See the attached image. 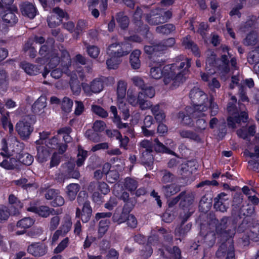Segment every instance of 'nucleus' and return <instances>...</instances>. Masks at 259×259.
Here are the masks:
<instances>
[{"label":"nucleus","mask_w":259,"mask_h":259,"mask_svg":"<svg viewBox=\"0 0 259 259\" xmlns=\"http://www.w3.org/2000/svg\"><path fill=\"white\" fill-rule=\"evenodd\" d=\"M18 165L19 161L13 157H7L0 163V166L7 170L16 168Z\"/></svg>","instance_id":"nucleus-31"},{"label":"nucleus","mask_w":259,"mask_h":259,"mask_svg":"<svg viewBox=\"0 0 259 259\" xmlns=\"http://www.w3.org/2000/svg\"><path fill=\"white\" fill-rule=\"evenodd\" d=\"M79 189L80 187L77 184L69 185L66 188V193L68 198L70 200H74Z\"/></svg>","instance_id":"nucleus-34"},{"label":"nucleus","mask_w":259,"mask_h":259,"mask_svg":"<svg viewBox=\"0 0 259 259\" xmlns=\"http://www.w3.org/2000/svg\"><path fill=\"white\" fill-rule=\"evenodd\" d=\"M2 122L3 126L5 129H8L10 133L13 132V125L9 119V113L7 112L6 114H2Z\"/></svg>","instance_id":"nucleus-39"},{"label":"nucleus","mask_w":259,"mask_h":259,"mask_svg":"<svg viewBox=\"0 0 259 259\" xmlns=\"http://www.w3.org/2000/svg\"><path fill=\"white\" fill-rule=\"evenodd\" d=\"M51 133L43 132L39 133V139L36 141L37 145V160L39 162L46 161L53 149H59L60 154H62L66 149L65 145L59 146L58 138L56 136L49 138Z\"/></svg>","instance_id":"nucleus-2"},{"label":"nucleus","mask_w":259,"mask_h":259,"mask_svg":"<svg viewBox=\"0 0 259 259\" xmlns=\"http://www.w3.org/2000/svg\"><path fill=\"white\" fill-rule=\"evenodd\" d=\"M174 29L175 27L173 25L167 24L157 27L156 30L158 33L168 34L174 30Z\"/></svg>","instance_id":"nucleus-49"},{"label":"nucleus","mask_w":259,"mask_h":259,"mask_svg":"<svg viewBox=\"0 0 259 259\" xmlns=\"http://www.w3.org/2000/svg\"><path fill=\"white\" fill-rule=\"evenodd\" d=\"M190 98L193 104V107H188L187 110L189 112L193 110L192 114L193 116H203L204 114L201 112L200 109L203 106L208 102V96L204 93L201 89L195 87L191 90L190 93Z\"/></svg>","instance_id":"nucleus-4"},{"label":"nucleus","mask_w":259,"mask_h":259,"mask_svg":"<svg viewBox=\"0 0 259 259\" xmlns=\"http://www.w3.org/2000/svg\"><path fill=\"white\" fill-rule=\"evenodd\" d=\"M23 145L19 142L16 137L10 136L2 141V151L1 154L3 156H10L14 154H19Z\"/></svg>","instance_id":"nucleus-8"},{"label":"nucleus","mask_w":259,"mask_h":259,"mask_svg":"<svg viewBox=\"0 0 259 259\" xmlns=\"http://www.w3.org/2000/svg\"><path fill=\"white\" fill-rule=\"evenodd\" d=\"M188 107L186 108V111L189 113L190 115H185L184 112H180L179 113L178 118L179 120L184 124L186 125H190L192 122V119L190 117V115L191 116L192 118H197L198 117H202V116H197V117H194L193 116L192 113L193 112V110L191 111V112H189L187 109Z\"/></svg>","instance_id":"nucleus-37"},{"label":"nucleus","mask_w":259,"mask_h":259,"mask_svg":"<svg viewBox=\"0 0 259 259\" xmlns=\"http://www.w3.org/2000/svg\"><path fill=\"white\" fill-rule=\"evenodd\" d=\"M35 122L34 116H26L16 125V130L23 139L27 138L33 130V125Z\"/></svg>","instance_id":"nucleus-9"},{"label":"nucleus","mask_w":259,"mask_h":259,"mask_svg":"<svg viewBox=\"0 0 259 259\" xmlns=\"http://www.w3.org/2000/svg\"><path fill=\"white\" fill-rule=\"evenodd\" d=\"M141 92L143 93V98H144L145 100H146V97L151 98L155 95V90L151 87H145L142 88Z\"/></svg>","instance_id":"nucleus-55"},{"label":"nucleus","mask_w":259,"mask_h":259,"mask_svg":"<svg viewBox=\"0 0 259 259\" xmlns=\"http://www.w3.org/2000/svg\"><path fill=\"white\" fill-rule=\"evenodd\" d=\"M48 47L46 45L42 46L39 50V54L42 56V58L38 60V62H45L46 61L48 62V65L49 68L53 69L55 66H56L59 62L60 60L58 56H56L55 53L47 52Z\"/></svg>","instance_id":"nucleus-14"},{"label":"nucleus","mask_w":259,"mask_h":259,"mask_svg":"<svg viewBox=\"0 0 259 259\" xmlns=\"http://www.w3.org/2000/svg\"><path fill=\"white\" fill-rule=\"evenodd\" d=\"M62 109L66 112H69L71 111L72 106L73 102L67 97H64L62 102Z\"/></svg>","instance_id":"nucleus-52"},{"label":"nucleus","mask_w":259,"mask_h":259,"mask_svg":"<svg viewBox=\"0 0 259 259\" xmlns=\"http://www.w3.org/2000/svg\"><path fill=\"white\" fill-rule=\"evenodd\" d=\"M125 186L127 189L132 192L136 190L137 187V182L131 178H126L125 182Z\"/></svg>","instance_id":"nucleus-58"},{"label":"nucleus","mask_w":259,"mask_h":259,"mask_svg":"<svg viewBox=\"0 0 259 259\" xmlns=\"http://www.w3.org/2000/svg\"><path fill=\"white\" fill-rule=\"evenodd\" d=\"M157 237L155 236L153 237H150L148 238V245L146 247V251L142 254V255L144 257H148L151 255V254L152 253V249L151 247L149 246V245H153L155 244V243L157 242Z\"/></svg>","instance_id":"nucleus-46"},{"label":"nucleus","mask_w":259,"mask_h":259,"mask_svg":"<svg viewBox=\"0 0 259 259\" xmlns=\"http://www.w3.org/2000/svg\"><path fill=\"white\" fill-rule=\"evenodd\" d=\"M249 240L255 241H257L259 240V224L253 226L250 229L245 230L244 236L243 237V245H248Z\"/></svg>","instance_id":"nucleus-20"},{"label":"nucleus","mask_w":259,"mask_h":259,"mask_svg":"<svg viewBox=\"0 0 259 259\" xmlns=\"http://www.w3.org/2000/svg\"><path fill=\"white\" fill-rule=\"evenodd\" d=\"M208 108L210 109L211 116H215L218 113V106L216 103L213 102L212 99L211 97L209 98L208 102H206L200 109L201 112H202L204 114L203 117L205 115V112L208 110Z\"/></svg>","instance_id":"nucleus-29"},{"label":"nucleus","mask_w":259,"mask_h":259,"mask_svg":"<svg viewBox=\"0 0 259 259\" xmlns=\"http://www.w3.org/2000/svg\"><path fill=\"white\" fill-rule=\"evenodd\" d=\"M2 5L0 7L1 14L3 21L9 26H13L18 21L15 15L16 8L12 5L13 0H1Z\"/></svg>","instance_id":"nucleus-7"},{"label":"nucleus","mask_w":259,"mask_h":259,"mask_svg":"<svg viewBox=\"0 0 259 259\" xmlns=\"http://www.w3.org/2000/svg\"><path fill=\"white\" fill-rule=\"evenodd\" d=\"M23 15L27 16L30 19H33L36 15V10L35 7L31 4H24L21 8Z\"/></svg>","instance_id":"nucleus-32"},{"label":"nucleus","mask_w":259,"mask_h":259,"mask_svg":"<svg viewBox=\"0 0 259 259\" xmlns=\"http://www.w3.org/2000/svg\"><path fill=\"white\" fill-rule=\"evenodd\" d=\"M82 88L87 95L91 96L93 93L97 94L101 92L103 90L104 83L101 79H95L90 84L82 83Z\"/></svg>","instance_id":"nucleus-16"},{"label":"nucleus","mask_w":259,"mask_h":259,"mask_svg":"<svg viewBox=\"0 0 259 259\" xmlns=\"http://www.w3.org/2000/svg\"><path fill=\"white\" fill-rule=\"evenodd\" d=\"M19 162H20L26 165H30L33 161V157L28 153L21 154L18 157Z\"/></svg>","instance_id":"nucleus-44"},{"label":"nucleus","mask_w":259,"mask_h":259,"mask_svg":"<svg viewBox=\"0 0 259 259\" xmlns=\"http://www.w3.org/2000/svg\"><path fill=\"white\" fill-rule=\"evenodd\" d=\"M180 134L183 138H190L196 140L198 136L193 132L188 130H182L180 131Z\"/></svg>","instance_id":"nucleus-62"},{"label":"nucleus","mask_w":259,"mask_h":259,"mask_svg":"<svg viewBox=\"0 0 259 259\" xmlns=\"http://www.w3.org/2000/svg\"><path fill=\"white\" fill-rule=\"evenodd\" d=\"M155 150L159 152H163L170 154H174V152L163 145L161 143L159 142L157 140H155Z\"/></svg>","instance_id":"nucleus-47"},{"label":"nucleus","mask_w":259,"mask_h":259,"mask_svg":"<svg viewBox=\"0 0 259 259\" xmlns=\"http://www.w3.org/2000/svg\"><path fill=\"white\" fill-rule=\"evenodd\" d=\"M10 213L6 206L0 207V222H3L9 218Z\"/></svg>","instance_id":"nucleus-61"},{"label":"nucleus","mask_w":259,"mask_h":259,"mask_svg":"<svg viewBox=\"0 0 259 259\" xmlns=\"http://www.w3.org/2000/svg\"><path fill=\"white\" fill-rule=\"evenodd\" d=\"M66 16V13L62 10L58 8H54L51 16L48 19V25L50 27H56L61 23L62 18H64Z\"/></svg>","instance_id":"nucleus-18"},{"label":"nucleus","mask_w":259,"mask_h":259,"mask_svg":"<svg viewBox=\"0 0 259 259\" xmlns=\"http://www.w3.org/2000/svg\"><path fill=\"white\" fill-rule=\"evenodd\" d=\"M86 194L84 192H81L77 198L78 203L79 204H83L82 211L80 212L79 208H77L76 212V216L80 218L82 222L86 223L89 221L92 213V209L90 206V203L85 201Z\"/></svg>","instance_id":"nucleus-11"},{"label":"nucleus","mask_w":259,"mask_h":259,"mask_svg":"<svg viewBox=\"0 0 259 259\" xmlns=\"http://www.w3.org/2000/svg\"><path fill=\"white\" fill-rule=\"evenodd\" d=\"M254 152V153H252L246 150L245 151V153L252 158L248 161L250 168L253 170H259V163L256 162L253 159L256 158L257 160H259V149L257 147L255 148Z\"/></svg>","instance_id":"nucleus-30"},{"label":"nucleus","mask_w":259,"mask_h":259,"mask_svg":"<svg viewBox=\"0 0 259 259\" xmlns=\"http://www.w3.org/2000/svg\"><path fill=\"white\" fill-rule=\"evenodd\" d=\"M213 232H210L205 235V241L208 246H212L215 242V236Z\"/></svg>","instance_id":"nucleus-64"},{"label":"nucleus","mask_w":259,"mask_h":259,"mask_svg":"<svg viewBox=\"0 0 259 259\" xmlns=\"http://www.w3.org/2000/svg\"><path fill=\"white\" fill-rule=\"evenodd\" d=\"M21 66L23 69L28 74L36 75L39 72V68L29 63H22Z\"/></svg>","instance_id":"nucleus-38"},{"label":"nucleus","mask_w":259,"mask_h":259,"mask_svg":"<svg viewBox=\"0 0 259 259\" xmlns=\"http://www.w3.org/2000/svg\"><path fill=\"white\" fill-rule=\"evenodd\" d=\"M157 11H159L158 13H155L154 12H152L149 15H148L146 18V20L148 22L152 25H157L158 24L152 23V22H158L160 21H162L161 15L163 13L161 10H157Z\"/></svg>","instance_id":"nucleus-40"},{"label":"nucleus","mask_w":259,"mask_h":259,"mask_svg":"<svg viewBox=\"0 0 259 259\" xmlns=\"http://www.w3.org/2000/svg\"><path fill=\"white\" fill-rule=\"evenodd\" d=\"M248 61L250 64L259 62V46L249 54Z\"/></svg>","instance_id":"nucleus-50"},{"label":"nucleus","mask_w":259,"mask_h":259,"mask_svg":"<svg viewBox=\"0 0 259 259\" xmlns=\"http://www.w3.org/2000/svg\"><path fill=\"white\" fill-rule=\"evenodd\" d=\"M143 93L140 92L138 98L135 96L133 93L130 91H127V100L128 102L133 106L139 105L140 107L142 110H145L152 107V104L150 102L143 98Z\"/></svg>","instance_id":"nucleus-15"},{"label":"nucleus","mask_w":259,"mask_h":259,"mask_svg":"<svg viewBox=\"0 0 259 259\" xmlns=\"http://www.w3.org/2000/svg\"><path fill=\"white\" fill-rule=\"evenodd\" d=\"M206 55V70L207 72L201 73V79L204 81L208 82V85L210 89L219 88L220 87V82L212 76L216 71L214 68L213 63V61H215V54L213 52L209 50L207 51Z\"/></svg>","instance_id":"nucleus-5"},{"label":"nucleus","mask_w":259,"mask_h":259,"mask_svg":"<svg viewBox=\"0 0 259 259\" xmlns=\"http://www.w3.org/2000/svg\"><path fill=\"white\" fill-rule=\"evenodd\" d=\"M70 63L71 60L68 53L65 50L62 51L61 65L63 67L62 71H60L58 69H54L51 71V76L53 78H59L61 76L63 72L68 74L69 68H70V69L72 68Z\"/></svg>","instance_id":"nucleus-13"},{"label":"nucleus","mask_w":259,"mask_h":259,"mask_svg":"<svg viewBox=\"0 0 259 259\" xmlns=\"http://www.w3.org/2000/svg\"><path fill=\"white\" fill-rule=\"evenodd\" d=\"M222 224H220V226H218L216 227V232L218 238H220V240H227L229 238H232L235 234V231L234 229L231 230H228L227 231L224 230L226 229L225 228V225L222 226Z\"/></svg>","instance_id":"nucleus-26"},{"label":"nucleus","mask_w":259,"mask_h":259,"mask_svg":"<svg viewBox=\"0 0 259 259\" xmlns=\"http://www.w3.org/2000/svg\"><path fill=\"white\" fill-rule=\"evenodd\" d=\"M180 191L179 187L174 184L163 187L162 191L166 197H169Z\"/></svg>","instance_id":"nucleus-43"},{"label":"nucleus","mask_w":259,"mask_h":259,"mask_svg":"<svg viewBox=\"0 0 259 259\" xmlns=\"http://www.w3.org/2000/svg\"><path fill=\"white\" fill-rule=\"evenodd\" d=\"M28 252L35 257L42 256L48 252V246L43 243H32L27 248Z\"/></svg>","instance_id":"nucleus-17"},{"label":"nucleus","mask_w":259,"mask_h":259,"mask_svg":"<svg viewBox=\"0 0 259 259\" xmlns=\"http://www.w3.org/2000/svg\"><path fill=\"white\" fill-rule=\"evenodd\" d=\"M222 58L220 60H218L217 63L219 66L217 67L218 71L222 77L226 75L230 76L234 73V71L238 69L236 65V60L235 58L231 59L230 63L227 60V55H229L228 49L227 47L222 48Z\"/></svg>","instance_id":"nucleus-6"},{"label":"nucleus","mask_w":259,"mask_h":259,"mask_svg":"<svg viewBox=\"0 0 259 259\" xmlns=\"http://www.w3.org/2000/svg\"><path fill=\"white\" fill-rule=\"evenodd\" d=\"M255 133V127L254 126H250L248 131H246V128L241 129L237 131V135L239 137L243 138L246 139L248 137L252 136Z\"/></svg>","instance_id":"nucleus-42"},{"label":"nucleus","mask_w":259,"mask_h":259,"mask_svg":"<svg viewBox=\"0 0 259 259\" xmlns=\"http://www.w3.org/2000/svg\"><path fill=\"white\" fill-rule=\"evenodd\" d=\"M87 156V151L83 150L81 147H78L77 160L76 164L78 166H81Z\"/></svg>","instance_id":"nucleus-48"},{"label":"nucleus","mask_w":259,"mask_h":259,"mask_svg":"<svg viewBox=\"0 0 259 259\" xmlns=\"http://www.w3.org/2000/svg\"><path fill=\"white\" fill-rule=\"evenodd\" d=\"M183 45L185 46L186 48L189 49H191L193 52V54L196 56L199 55L198 52V48L196 45L193 44V42L191 41L188 39V38H186L183 40Z\"/></svg>","instance_id":"nucleus-51"},{"label":"nucleus","mask_w":259,"mask_h":259,"mask_svg":"<svg viewBox=\"0 0 259 259\" xmlns=\"http://www.w3.org/2000/svg\"><path fill=\"white\" fill-rule=\"evenodd\" d=\"M35 221L30 217L24 218L19 221L17 223V227L23 229V230L18 231L16 232L18 235H22L25 233V230L31 227L34 223Z\"/></svg>","instance_id":"nucleus-25"},{"label":"nucleus","mask_w":259,"mask_h":259,"mask_svg":"<svg viewBox=\"0 0 259 259\" xmlns=\"http://www.w3.org/2000/svg\"><path fill=\"white\" fill-rule=\"evenodd\" d=\"M229 206V200L227 195L222 193L214 198V208L220 211L224 212Z\"/></svg>","instance_id":"nucleus-21"},{"label":"nucleus","mask_w":259,"mask_h":259,"mask_svg":"<svg viewBox=\"0 0 259 259\" xmlns=\"http://www.w3.org/2000/svg\"><path fill=\"white\" fill-rule=\"evenodd\" d=\"M110 111L113 114V121L116 125L118 128H126L127 126V123H123L121 122L120 117L117 115L116 107L114 106H111Z\"/></svg>","instance_id":"nucleus-35"},{"label":"nucleus","mask_w":259,"mask_h":259,"mask_svg":"<svg viewBox=\"0 0 259 259\" xmlns=\"http://www.w3.org/2000/svg\"><path fill=\"white\" fill-rule=\"evenodd\" d=\"M46 101L47 99L45 96H40L32 107L33 112L35 114L44 116L45 109L47 106Z\"/></svg>","instance_id":"nucleus-23"},{"label":"nucleus","mask_w":259,"mask_h":259,"mask_svg":"<svg viewBox=\"0 0 259 259\" xmlns=\"http://www.w3.org/2000/svg\"><path fill=\"white\" fill-rule=\"evenodd\" d=\"M141 147L145 149V152H143V155H147L152 150V143L148 140H143L140 143Z\"/></svg>","instance_id":"nucleus-59"},{"label":"nucleus","mask_w":259,"mask_h":259,"mask_svg":"<svg viewBox=\"0 0 259 259\" xmlns=\"http://www.w3.org/2000/svg\"><path fill=\"white\" fill-rule=\"evenodd\" d=\"M27 210L45 218L48 217L51 213V211L49 207L45 206L37 207L35 203L31 204L30 206L27 207Z\"/></svg>","instance_id":"nucleus-24"},{"label":"nucleus","mask_w":259,"mask_h":259,"mask_svg":"<svg viewBox=\"0 0 259 259\" xmlns=\"http://www.w3.org/2000/svg\"><path fill=\"white\" fill-rule=\"evenodd\" d=\"M87 51L88 54L92 58H97L100 53L99 49L94 46H92L88 47Z\"/></svg>","instance_id":"nucleus-63"},{"label":"nucleus","mask_w":259,"mask_h":259,"mask_svg":"<svg viewBox=\"0 0 259 259\" xmlns=\"http://www.w3.org/2000/svg\"><path fill=\"white\" fill-rule=\"evenodd\" d=\"M71 226V219L69 216H67L64 218L59 230L62 233L63 235H65L70 231Z\"/></svg>","instance_id":"nucleus-41"},{"label":"nucleus","mask_w":259,"mask_h":259,"mask_svg":"<svg viewBox=\"0 0 259 259\" xmlns=\"http://www.w3.org/2000/svg\"><path fill=\"white\" fill-rule=\"evenodd\" d=\"M89 9L91 11V13L95 18L99 16V11L95 8L97 5L102 12H104L107 7V0H90L88 2Z\"/></svg>","instance_id":"nucleus-19"},{"label":"nucleus","mask_w":259,"mask_h":259,"mask_svg":"<svg viewBox=\"0 0 259 259\" xmlns=\"http://www.w3.org/2000/svg\"><path fill=\"white\" fill-rule=\"evenodd\" d=\"M97 190L98 191L94 192L93 199L94 201L99 202L101 200V196L99 193V191L101 194L105 195L109 192V189L106 183H101L97 185Z\"/></svg>","instance_id":"nucleus-28"},{"label":"nucleus","mask_w":259,"mask_h":259,"mask_svg":"<svg viewBox=\"0 0 259 259\" xmlns=\"http://www.w3.org/2000/svg\"><path fill=\"white\" fill-rule=\"evenodd\" d=\"M140 54V51L136 50L134 51L130 55V63L133 69H138L141 66V62L139 59Z\"/></svg>","instance_id":"nucleus-33"},{"label":"nucleus","mask_w":259,"mask_h":259,"mask_svg":"<svg viewBox=\"0 0 259 259\" xmlns=\"http://www.w3.org/2000/svg\"><path fill=\"white\" fill-rule=\"evenodd\" d=\"M78 76L80 78H82L83 77V73L80 68H78L76 72L70 75V87L72 91L75 94H78L80 91V88L78 82L77 81Z\"/></svg>","instance_id":"nucleus-22"},{"label":"nucleus","mask_w":259,"mask_h":259,"mask_svg":"<svg viewBox=\"0 0 259 259\" xmlns=\"http://www.w3.org/2000/svg\"><path fill=\"white\" fill-rule=\"evenodd\" d=\"M117 21L122 28H125L127 27L129 23L127 17L122 14H119L117 15Z\"/></svg>","instance_id":"nucleus-56"},{"label":"nucleus","mask_w":259,"mask_h":259,"mask_svg":"<svg viewBox=\"0 0 259 259\" xmlns=\"http://www.w3.org/2000/svg\"><path fill=\"white\" fill-rule=\"evenodd\" d=\"M114 220L117 222L118 224H121L124 222L125 221L127 222V225L133 228L136 227L137 225V221L136 218L133 214H127L122 213L121 217L118 220H116L115 215L113 216Z\"/></svg>","instance_id":"nucleus-27"},{"label":"nucleus","mask_w":259,"mask_h":259,"mask_svg":"<svg viewBox=\"0 0 259 259\" xmlns=\"http://www.w3.org/2000/svg\"><path fill=\"white\" fill-rule=\"evenodd\" d=\"M227 110L232 115L228 118V124L230 127L234 128L236 127V123H239L241 121L246 122L248 116L245 111H234V107L230 103L229 104Z\"/></svg>","instance_id":"nucleus-12"},{"label":"nucleus","mask_w":259,"mask_h":259,"mask_svg":"<svg viewBox=\"0 0 259 259\" xmlns=\"http://www.w3.org/2000/svg\"><path fill=\"white\" fill-rule=\"evenodd\" d=\"M85 137L93 141L94 142H98L100 141V137L98 134L93 132L92 130H88L85 134Z\"/></svg>","instance_id":"nucleus-60"},{"label":"nucleus","mask_w":259,"mask_h":259,"mask_svg":"<svg viewBox=\"0 0 259 259\" xmlns=\"http://www.w3.org/2000/svg\"><path fill=\"white\" fill-rule=\"evenodd\" d=\"M92 110L94 113L102 118H105L108 116V114L107 112L100 106L92 105Z\"/></svg>","instance_id":"nucleus-53"},{"label":"nucleus","mask_w":259,"mask_h":259,"mask_svg":"<svg viewBox=\"0 0 259 259\" xmlns=\"http://www.w3.org/2000/svg\"><path fill=\"white\" fill-rule=\"evenodd\" d=\"M151 111L157 122H162L165 120V113L163 110L159 109V106L158 105H156L152 107L151 108Z\"/></svg>","instance_id":"nucleus-36"},{"label":"nucleus","mask_w":259,"mask_h":259,"mask_svg":"<svg viewBox=\"0 0 259 259\" xmlns=\"http://www.w3.org/2000/svg\"><path fill=\"white\" fill-rule=\"evenodd\" d=\"M109 224V220L105 219L101 220L99 223V233L100 236H102L108 230Z\"/></svg>","instance_id":"nucleus-54"},{"label":"nucleus","mask_w":259,"mask_h":259,"mask_svg":"<svg viewBox=\"0 0 259 259\" xmlns=\"http://www.w3.org/2000/svg\"><path fill=\"white\" fill-rule=\"evenodd\" d=\"M69 243V239L68 238L64 239L55 248L54 253H59L63 251L68 246Z\"/></svg>","instance_id":"nucleus-57"},{"label":"nucleus","mask_w":259,"mask_h":259,"mask_svg":"<svg viewBox=\"0 0 259 259\" xmlns=\"http://www.w3.org/2000/svg\"><path fill=\"white\" fill-rule=\"evenodd\" d=\"M126 91V83L123 81H119L117 88V103L118 108L122 112V116L124 120H126L130 116L129 110L124 102Z\"/></svg>","instance_id":"nucleus-10"},{"label":"nucleus","mask_w":259,"mask_h":259,"mask_svg":"<svg viewBox=\"0 0 259 259\" xmlns=\"http://www.w3.org/2000/svg\"><path fill=\"white\" fill-rule=\"evenodd\" d=\"M190 66L191 60L187 58L180 63L179 68H177V64L163 66L161 62H153L151 65L150 76L155 79H159L163 76L165 85L174 89L186 79Z\"/></svg>","instance_id":"nucleus-1"},{"label":"nucleus","mask_w":259,"mask_h":259,"mask_svg":"<svg viewBox=\"0 0 259 259\" xmlns=\"http://www.w3.org/2000/svg\"><path fill=\"white\" fill-rule=\"evenodd\" d=\"M131 48L132 46L128 42L121 44L113 43L110 45L107 49V54L110 57L106 61L108 68H117L121 62L120 58L127 55L131 51Z\"/></svg>","instance_id":"nucleus-3"},{"label":"nucleus","mask_w":259,"mask_h":259,"mask_svg":"<svg viewBox=\"0 0 259 259\" xmlns=\"http://www.w3.org/2000/svg\"><path fill=\"white\" fill-rule=\"evenodd\" d=\"M257 35L256 33L252 31L247 34L246 38L244 40V44L247 46H253L257 43Z\"/></svg>","instance_id":"nucleus-45"}]
</instances>
